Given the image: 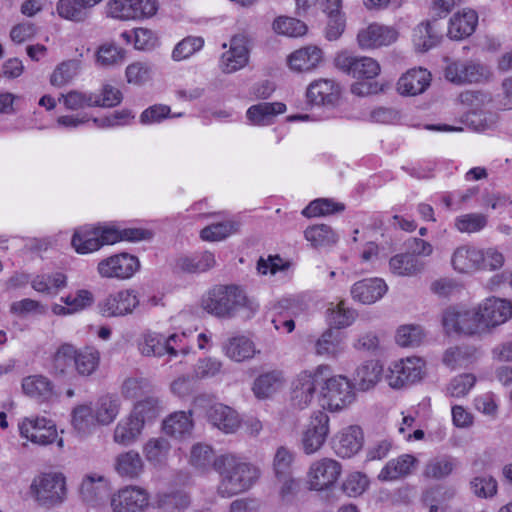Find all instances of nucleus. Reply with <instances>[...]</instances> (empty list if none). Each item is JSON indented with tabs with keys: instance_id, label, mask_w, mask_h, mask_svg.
Returning <instances> with one entry per match:
<instances>
[{
	"instance_id": "423d86ee",
	"label": "nucleus",
	"mask_w": 512,
	"mask_h": 512,
	"mask_svg": "<svg viewBox=\"0 0 512 512\" xmlns=\"http://www.w3.org/2000/svg\"><path fill=\"white\" fill-rule=\"evenodd\" d=\"M328 376L329 372H325V381L320 391L323 406L330 411H338L354 401L355 392L352 383L346 377Z\"/></svg>"
},
{
	"instance_id": "f3484780",
	"label": "nucleus",
	"mask_w": 512,
	"mask_h": 512,
	"mask_svg": "<svg viewBox=\"0 0 512 512\" xmlns=\"http://www.w3.org/2000/svg\"><path fill=\"white\" fill-rule=\"evenodd\" d=\"M341 474V465L334 459L323 458L314 462L309 471V484L313 490L321 491L332 486Z\"/></svg>"
},
{
	"instance_id": "4c0bfd02",
	"label": "nucleus",
	"mask_w": 512,
	"mask_h": 512,
	"mask_svg": "<svg viewBox=\"0 0 512 512\" xmlns=\"http://www.w3.org/2000/svg\"><path fill=\"white\" fill-rule=\"evenodd\" d=\"M143 421H138L131 414L121 420L115 430L113 439L116 443L128 446L134 443L141 435L143 430Z\"/></svg>"
},
{
	"instance_id": "7c9ffc66",
	"label": "nucleus",
	"mask_w": 512,
	"mask_h": 512,
	"mask_svg": "<svg viewBox=\"0 0 512 512\" xmlns=\"http://www.w3.org/2000/svg\"><path fill=\"white\" fill-rule=\"evenodd\" d=\"M286 111V105L281 102H261L248 108L246 116L253 125H269L273 119Z\"/></svg>"
},
{
	"instance_id": "2eb2a0df",
	"label": "nucleus",
	"mask_w": 512,
	"mask_h": 512,
	"mask_svg": "<svg viewBox=\"0 0 512 512\" xmlns=\"http://www.w3.org/2000/svg\"><path fill=\"white\" fill-rule=\"evenodd\" d=\"M22 437L40 445L51 444L57 438L55 423L45 417H28L19 424Z\"/></svg>"
},
{
	"instance_id": "393cba45",
	"label": "nucleus",
	"mask_w": 512,
	"mask_h": 512,
	"mask_svg": "<svg viewBox=\"0 0 512 512\" xmlns=\"http://www.w3.org/2000/svg\"><path fill=\"white\" fill-rule=\"evenodd\" d=\"M480 260H483V251L470 245L456 248L451 257L454 270L459 273H470L479 269Z\"/></svg>"
},
{
	"instance_id": "5fc2aeb1",
	"label": "nucleus",
	"mask_w": 512,
	"mask_h": 512,
	"mask_svg": "<svg viewBox=\"0 0 512 512\" xmlns=\"http://www.w3.org/2000/svg\"><path fill=\"white\" fill-rule=\"evenodd\" d=\"M471 492L478 498H492L497 494V480L489 474L474 476L469 483Z\"/></svg>"
},
{
	"instance_id": "9b49d317",
	"label": "nucleus",
	"mask_w": 512,
	"mask_h": 512,
	"mask_svg": "<svg viewBox=\"0 0 512 512\" xmlns=\"http://www.w3.org/2000/svg\"><path fill=\"white\" fill-rule=\"evenodd\" d=\"M329 422L330 418L324 411L318 410L311 414L301 437V446L305 454H314L324 445L330 431Z\"/></svg>"
},
{
	"instance_id": "ea45409f",
	"label": "nucleus",
	"mask_w": 512,
	"mask_h": 512,
	"mask_svg": "<svg viewBox=\"0 0 512 512\" xmlns=\"http://www.w3.org/2000/svg\"><path fill=\"white\" fill-rule=\"evenodd\" d=\"M137 347L145 357H162L167 354L165 335L157 332L143 333L137 341Z\"/></svg>"
},
{
	"instance_id": "1a4fd4ad",
	"label": "nucleus",
	"mask_w": 512,
	"mask_h": 512,
	"mask_svg": "<svg viewBox=\"0 0 512 512\" xmlns=\"http://www.w3.org/2000/svg\"><path fill=\"white\" fill-rule=\"evenodd\" d=\"M150 505L149 492L137 485H127L112 494V512H145Z\"/></svg>"
},
{
	"instance_id": "69168bd1",
	"label": "nucleus",
	"mask_w": 512,
	"mask_h": 512,
	"mask_svg": "<svg viewBox=\"0 0 512 512\" xmlns=\"http://www.w3.org/2000/svg\"><path fill=\"white\" fill-rule=\"evenodd\" d=\"M190 497L181 491L164 494L159 499V506L165 512H180L190 505Z\"/></svg>"
},
{
	"instance_id": "774afa93",
	"label": "nucleus",
	"mask_w": 512,
	"mask_h": 512,
	"mask_svg": "<svg viewBox=\"0 0 512 512\" xmlns=\"http://www.w3.org/2000/svg\"><path fill=\"white\" fill-rule=\"evenodd\" d=\"M424 337L421 327L415 325H405L398 329L396 342L402 347L418 346Z\"/></svg>"
},
{
	"instance_id": "f257e3e1",
	"label": "nucleus",
	"mask_w": 512,
	"mask_h": 512,
	"mask_svg": "<svg viewBox=\"0 0 512 512\" xmlns=\"http://www.w3.org/2000/svg\"><path fill=\"white\" fill-rule=\"evenodd\" d=\"M215 471L220 476L217 494L222 498H230L247 491L259 476L255 466L234 454L218 456L215 461Z\"/></svg>"
},
{
	"instance_id": "8fccbe9b",
	"label": "nucleus",
	"mask_w": 512,
	"mask_h": 512,
	"mask_svg": "<svg viewBox=\"0 0 512 512\" xmlns=\"http://www.w3.org/2000/svg\"><path fill=\"white\" fill-rule=\"evenodd\" d=\"M382 366L376 361H368L356 370L355 380L359 389L366 391L372 388L380 379Z\"/></svg>"
},
{
	"instance_id": "603ef678",
	"label": "nucleus",
	"mask_w": 512,
	"mask_h": 512,
	"mask_svg": "<svg viewBox=\"0 0 512 512\" xmlns=\"http://www.w3.org/2000/svg\"><path fill=\"white\" fill-rule=\"evenodd\" d=\"M119 399L112 395L102 396L98 402L95 412L98 424L108 425L114 421L119 413Z\"/></svg>"
},
{
	"instance_id": "6ab92c4d",
	"label": "nucleus",
	"mask_w": 512,
	"mask_h": 512,
	"mask_svg": "<svg viewBox=\"0 0 512 512\" xmlns=\"http://www.w3.org/2000/svg\"><path fill=\"white\" fill-rule=\"evenodd\" d=\"M364 442L362 429L352 425L344 428L334 439L335 453L342 458H350L357 454Z\"/></svg>"
},
{
	"instance_id": "6e6d98bb",
	"label": "nucleus",
	"mask_w": 512,
	"mask_h": 512,
	"mask_svg": "<svg viewBox=\"0 0 512 512\" xmlns=\"http://www.w3.org/2000/svg\"><path fill=\"white\" fill-rule=\"evenodd\" d=\"M474 356V350L467 346L448 348L443 356V363L452 368L466 367Z\"/></svg>"
},
{
	"instance_id": "cd10ccee",
	"label": "nucleus",
	"mask_w": 512,
	"mask_h": 512,
	"mask_svg": "<svg viewBox=\"0 0 512 512\" xmlns=\"http://www.w3.org/2000/svg\"><path fill=\"white\" fill-rule=\"evenodd\" d=\"M430 73L426 69H411L398 81V91L402 95L415 96L423 93L430 84Z\"/></svg>"
},
{
	"instance_id": "20e7f679",
	"label": "nucleus",
	"mask_w": 512,
	"mask_h": 512,
	"mask_svg": "<svg viewBox=\"0 0 512 512\" xmlns=\"http://www.w3.org/2000/svg\"><path fill=\"white\" fill-rule=\"evenodd\" d=\"M325 372H330L328 366L320 365L313 371H303L292 383L291 401L299 408H307L313 401L319 387L325 381Z\"/></svg>"
},
{
	"instance_id": "de8ad7c7",
	"label": "nucleus",
	"mask_w": 512,
	"mask_h": 512,
	"mask_svg": "<svg viewBox=\"0 0 512 512\" xmlns=\"http://www.w3.org/2000/svg\"><path fill=\"white\" fill-rule=\"evenodd\" d=\"M75 357L76 348L73 345H61L53 355L51 372L54 375H65L70 369L74 368Z\"/></svg>"
},
{
	"instance_id": "79ce46f5",
	"label": "nucleus",
	"mask_w": 512,
	"mask_h": 512,
	"mask_svg": "<svg viewBox=\"0 0 512 512\" xmlns=\"http://www.w3.org/2000/svg\"><path fill=\"white\" fill-rule=\"evenodd\" d=\"M71 424L80 435L90 434L98 424L95 412L89 405H78L72 410Z\"/></svg>"
},
{
	"instance_id": "49530a36",
	"label": "nucleus",
	"mask_w": 512,
	"mask_h": 512,
	"mask_svg": "<svg viewBox=\"0 0 512 512\" xmlns=\"http://www.w3.org/2000/svg\"><path fill=\"white\" fill-rule=\"evenodd\" d=\"M96 64L102 68L121 65L125 59V50L114 43H104L96 51Z\"/></svg>"
},
{
	"instance_id": "39448f33",
	"label": "nucleus",
	"mask_w": 512,
	"mask_h": 512,
	"mask_svg": "<svg viewBox=\"0 0 512 512\" xmlns=\"http://www.w3.org/2000/svg\"><path fill=\"white\" fill-rule=\"evenodd\" d=\"M116 234L109 226H85L75 230L71 244L79 254H88L105 245L116 243Z\"/></svg>"
},
{
	"instance_id": "a18cd8bd",
	"label": "nucleus",
	"mask_w": 512,
	"mask_h": 512,
	"mask_svg": "<svg viewBox=\"0 0 512 512\" xmlns=\"http://www.w3.org/2000/svg\"><path fill=\"white\" fill-rule=\"evenodd\" d=\"M100 354L93 347L76 349L74 368L81 376H90L99 366Z\"/></svg>"
},
{
	"instance_id": "e2e57ef3",
	"label": "nucleus",
	"mask_w": 512,
	"mask_h": 512,
	"mask_svg": "<svg viewBox=\"0 0 512 512\" xmlns=\"http://www.w3.org/2000/svg\"><path fill=\"white\" fill-rule=\"evenodd\" d=\"M355 317V311L346 308L343 301L328 309V322L331 326L335 327L334 330H339L351 325Z\"/></svg>"
},
{
	"instance_id": "0e129e2a",
	"label": "nucleus",
	"mask_w": 512,
	"mask_h": 512,
	"mask_svg": "<svg viewBox=\"0 0 512 512\" xmlns=\"http://www.w3.org/2000/svg\"><path fill=\"white\" fill-rule=\"evenodd\" d=\"M63 103L69 110H79L85 107H95V104L99 103L94 100L95 93L93 92H81L78 90H72L66 95H62Z\"/></svg>"
},
{
	"instance_id": "2f4dec72",
	"label": "nucleus",
	"mask_w": 512,
	"mask_h": 512,
	"mask_svg": "<svg viewBox=\"0 0 512 512\" xmlns=\"http://www.w3.org/2000/svg\"><path fill=\"white\" fill-rule=\"evenodd\" d=\"M417 460L410 454H403L389 460L378 475L381 481H393L405 477L412 472Z\"/></svg>"
},
{
	"instance_id": "f8f14e48",
	"label": "nucleus",
	"mask_w": 512,
	"mask_h": 512,
	"mask_svg": "<svg viewBox=\"0 0 512 512\" xmlns=\"http://www.w3.org/2000/svg\"><path fill=\"white\" fill-rule=\"evenodd\" d=\"M424 361L418 357L401 359L392 364L386 376L388 384L392 388H402L422 378L424 373Z\"/></svg>"
},
{
	"instance_id": "4468645a",
	"label": "nucleus",
	"mask_w": 512,
	"mask_h": 512,
	"mask_svg": "<svg viewBox=\"0 0 512 512\" xmlns=\"http://www.w3.org/2000/svg\"><path fill=\"white\" fill-rule=\"evenodd\" d=\"M489 76L490 71L486 66L473 61L453 62L445 69L446 79L458 85L479 83Z\"/></svg>"
},
{
	"instance_id": "4d7b16f0",
	"label": "nucleus",
	"mask_w": 512,
	"mask_h": 512,
	"mask_svg": "<svg viewBox=\"0 0 512 512\" xmlns=\"http://www.w3.org/2000/svg\"><path fill=\"white\" fill-rule=\"evenodd\" d=\"M80 68L81 62L76 59L60 63L51 75V84L59 87L67 84L78 74Z\"/></svg>"
},
{
	"instance_id": "f704fd0d",
	"label": "nucleus",
	"mask_w": 512,
	"mask_h": 512,
	"mask_svg": "<svg viewBox=\"0 0 512 512\" xmlns=\"http://www.w3.org/2000/svg\"><path fill=\"white\" fill-rule=\"evenodd\" d=\"M283 373L272 370L259 375L253 382L252 391L256 398L266 399L278 391L283 385Z\"/></svg>"
},
{
	"instance_id": "c756f323",
	"label": "nucleus",
	"mask_w": 512,
	"mask_h": 512,
	"mask_svg": "<svg viewBox=\"0 0 512 512\" xmlns=\"http://www.w3.org/2000/svg\"><path fill=\"white\" fill-rule=\"evenodd\" d=\"M477 23L478 15L474 10H463L450 19L448 35L456 40L468 37L475 31Z\"/></svg>"
},
{
	"instance_id": "58836bf2",
	"label": "nucleus",
	"mask_w": 512,
	"mask_h": 512,
	"mask_svg": "<svg viewBox=\"0 0 512 512\" xmlns=\"http://www.w3.org/2000/svg\"><path fill=\"white\" fill-rule=\"evenodd\" d=\"M192 413L174 412L163 421V431L172 437H183L190 434L193 428Z\"/></svg>"
},
{
	"instance_id": "a19ab883",
	"label": "nucleus",
	"mask_w": 512,
	"mask_h": 512,
	"mask_svg": "<svg viewBox=\"0 0 512 512\" xmlns=\"http://www.w3.org/2000/svg\"><path fill=\"white\" fill-rule=\"evenodd\" d=\"M441 37L434 27V21L421 23L413 31V43L420 52H426L438 45Z\"/></svg>"
},
{
	"instance_id": "72a5a7b5",
	"label": "nucleus",
	"mask_w": 512,
	"mask_h": 512,
	"mask_svg": "<svg viewBox=\"0 0 512 512\" xmlns=\"http://www.w3.org/2000/svg\"><path fill=\"white\" fill-rule=\"evenodd\" d=\"M216 265L215 256L210 251H204L191 256H181L177 259L176 266L184 273H203Z\"/></svg>"
},
{
	"instance_id": "bf43d9fd",
	"label": "nucleus",
	"mask_w": 512,
	"mask_h": 512,
	"mask_svg": "<svg viewBox=\"0 0 512 512\" xmlns=\"http://www.w3.org/2000/svg\"><path fill=\"white\" fill-rule=\"evenodd\" d=\"M273 29L276 33L281 35L299 37L306 33L307 26L304 22L296 18L281 16L274 20Z\"/></svg>"
},
{
	"instance_id": "a878e982",
	"label": "nucleus",
	"mask_w": 512,
	"mask_h": 512,
	"mask_svg": "<svg viewBox=\"0 0 512 512\" xmlns=\"http://www.w3.org/2000/svg\"><path fill=\"white\" fill-rule=\"evenodd\" d=\"M145 464L141 455L135 450H129L116 456L114 469L116 473L126 479H138L144 472Z\"/></svg>"
},
{
	"instance_id": "aec40b11",
	"label": "nucleus",
	"mask_w": 512,
	"mask_h": 512,
	"mask_svg": "<svg viewBox=\"0 0 512 512\" xmlns=\"http://www.w3.org/2000/svg\"><path fill=\"white\" fill-rule=\"evenodd\" d=\"M247 62L246 38L241 35L234 36L230 42V49L221 56V69L224 73H233L244 67Z\"/></svg>"
},
{
	"instance_id": "bb28decb",
	"label": "nucleus",
	"mask_w": 512,
	"mask_h": 512,
	"mask_svg": "<svg viewBox=\"0 0 512 512\" xmlns=\"http://www.w3.org/2000/svg\"><path fill=\"white\" fill-rule=\"evenodd\" d=\"M222 350L229 359L235 362L249 360L260 352L256 350L255 343L245 335L228 338L223 344Z\"/></svg>"
},
{
	"instance_id": "13d9d810",
	"label": "nucleus",
	"mask_w": 512,
	"mask_h": 512,
	"mask_svg": "<svg viewBox=\"0 0 512 512\" xmlns=\"http://www.w3.org/2000/svg\"><path fill=\"white\" fill-rule=\"evenodd\" d=\"M342 203H335L328 198H319L310 202V204L302 211V214L307 217H317L341 212L344 210Z\"/></svg>"
},
{
	"instance_id": "5701e85b",
	"label": "nucleus",
	"mask_w": 512,
	"mask_h": 512,
	"mask_svg": "<svg viewBox=\"0 0 512 512\" xmlns=\"http://www.w3.org/2000/svg\"><path fill=\"white\" fill-rule=\"evenodd\" d=\"M108 494V482L99 474H88L80 486V495L84 502L96 506L104 501Z\"/></svg>"
},
{
	"instance_id": "0eeeda50",
	"label": "nucleus",
	"mask_w": 512,
	"mask_h": 512,
	"mask_svg": "<svg viewBox=\"0 0 512 512\" xmlns=\"http://www.w3.org/2000/svg\"><path fill=\"white\" fill-rule=\"evenodd\" d=\"M139 269L138 257L127 252L111 255L97 264L98 274L106 279H130Z\"/></svg>"
},
{
	"instance_id": "37998d69",
	"label": "nucleus",
	"mask_w": 512,
	"mask_h": 512,
	"mask_svg": "<svg viewBox=\"0 0 512 512\" xmlns=\"http://www.w3.org/2000/svg\"><path fill=\"white\" fill-rule=\"evenodd\" d=\"M304 236L314 248L330 247L338 241L336 232L326 224L307 227L304 231Z\"/></svg>"
},
{
	"instance_id": "f03ea898",
	"label": "nucleus",
	"mask_w": 512,
	"mask_h": 512,
	"mask_svg": "<svg viewBox=\"0 0 512 512\" xmlns=\"http://www.w3.org/2000/svg\"><path fill=\"white\" fill-rule=\"evenodd\" d=\"M202 308L218 318H232L242 309L255 308L244 291L236 285H216L201 299Z\"/></svg>"
},
{
	"instance_id": "473e14b6",
	"label": "nucleus",
	"mask_w": 512,
	"mask_h": 512,
	"mask_svg": "<svg viewBox=\"0 0 512 512\" xmlns=\"http://www.w3.org/2000/svg\"><path fill=\"white\" fill-rule=\"evenodd\" d=\"M171 451L170 442L164 437L149 439L143 446V454L150 465L164 468Z\"/></svg>"
},
{
	"instance_id": "3c124183",
	"label": "nucleus",
	"mask_w": 512,
	"mask_h": 512,
	"mask_svg": "<svg viewBox=\"0 0 512 512\" xmlns=\"http://www.w3.org/2000/svg\"><path fill=\"white\" fill-rule=\"evenodd\" d=\"M162 407L160 402L155 397H147L134 405L133 410L131 411V415L138 419V421H143V426L146 423H150L154 421L161 413Z\"/></svg>"
},
{
	"instance_id": "338daca9",
	"label": "nucleus",
	"mask_w": 512,
	"mask_h": 512,
	"mask_svg": "<svg viewBox=\"0 0 512 512\" xmlns=\"http://www.w3.org/2000/svg\"><path fill=\"white\" fill-rule=\"evenodd\" d=\"M203 45L204 40L201 37H186L176 45L172 57L176 61L184 60L199 51Z\"/></svg>"
},
{
	"instance_id": "e433bc0d",
	"label": "nucleus",
	"mask_w": 512,
	"mask_h": 512,
	"mask_svg": "<svg viewBox=\"0 0 512 512\" xmlns=\"http://www.w3.org/2000/svg\"><path fill=\"white\" fill-rule=\"evenodd\" d=\"M390 270L398 276H415L425 268V263L406 251L393 256L389 261Z\"/></svg>"
},
{
	"instance_id": "a211bd4d",
	"label": "nucleus",
	"mask_w": 512,
	"mask_h": 512,
	"mask_svg": "<svg viewBox=\"0 0 512 512\" xmlns=\"http://www.w3.org/2000/svg\"><path fill=\"white\" fill-rule=\"evenodd\" d=\"M398 38V32L389 26L372 23L361 29L357 34V41L361 48H376L388 46Z\"/></svg>"
},
{
	"instance_id": "c85d7f7f",
	"label": "nucleus",
	"mask_w": 512,
	"mask_h": 512,
	"mask_svg": "<svg viewBox=\"0 0 512 512\" xmlns=\"http://www.w3.org/2000/svg\"><path fill=\"white\" fill-rule=\"evenodd\" d=\"M23 392L39 402L49 401L54 395V385L44 375H30L22 380Z\"/></svg>"
},
{
	"instance_id": "b1692460",
	"label": "nucleus",
	"mask_w": 512,
	"mask_h": 512,
	"mask_svg": "<svg viewBox=\"0 0 512 512\" xmlns=\"http://www.w3.org/2000/svg\"><path fill=\"white\" fill-rule=\"evenodd\" d=\"M387 291V285L382 279L371 278L356 282L351 288L354 300L363 304H371L382 298Z\"/></svg>"
},
{
	"instance_id": "052dcab7",
	"label": "nucleus",
	"mask_w": 512,
	"mask_h": 512,
	"mask_svg": "<svg viewBox=\"0 0 512 512\" xmlns=\"http://www.w3.org/2000/svg\"><path fill=\"white\" fill-rule=\"evenodd\" d=\"M239 224L233 221L219 222L203 228L200 237L205 241H220L236 232Z\"/></svg>"
},
{
	"instance_id": "4be33fe9",
	"label": "nucleus",
	"mask_w": 512,
	"mask_h": 512,
	"mask_svg": "<svg viewBox=\"0 0 512 512\" xmlns=\"http://www.w3.org/2000/svg\"><path fill=\"white\" fill-rule=\"evenodd\" d=\"M208 421L226 434L234 433L240 426L238 413L221 403L213 404L207 410Z\"/></svg>"
},
{
	"instance_id": "6e6552de",
	"label": "nucleus",
	"mask_w": 512,
	"mask_h": 512,
	"mask_svg": "<svg viewBox=\"0 0 512 512\" xmlns=\"http://www.w3.org/2000/svg\"><path fill=\"white\" fill-rule=\"evenodd\" d=\"M442 324L447 334L473 335L483 331L476 308L449 307L443 312Z\"/></svg>"
},
{
	"instance_id": "7ed1b4c3",
	"label": "nucleus",
	"mask_w": 512,
	"mask_h": 512,
	"mask_svg": "<svg viewBox=\"0 0 512 512\" xmlns=\"http://www.w3.org/2000/svg\"><path fill=\"white\" fill-rule=\"evenodd\" d=\"M66 481L61 473H44L35 477L30 485V493L34 500L51 507L60 504L66 498Z\"/></svg>"
},
{
	"instance_id": "dca6fc26",
	"label": "nucleus",
	"mask_w": 512,
	"mask_h": 512,
	"mask_svg": "<svg viewBox=\"0 0 512 512\" xmlns=\"http://www.w3.org/2000/svg\"><path fill=\"white\" fill-rule=\"evenodd\" d=\"M476 311L481 322L482 330L489 327L498 326L512 316V304L511 302L500 299V298H488L486 299Z\"/></svg>"
},
{
	"instance_id": "680f3d73",
	"label": "nucleus",
	"mask_w": 512,
	"mask_h": 512,
	"mask_svg": "<svg viewBox=\"0 0 512 512\" xmlns=\"http://www.w3.org/2000/svg\"><path fill=\"white\" fill-rule=\"evenodd\" d=\"M487 216L481 213H468L455 219V227L462 233L479 232L486 227Z\"/></svg>"
},
{
	"instance_id": "c03bdc74",
	"label": "nucleus",
	"mask_w": 512,
	"mask_h": 512,
	"mask_svg": "<svg viewBox=\"0 0 512 512\" xmlns=\"http://www.w3.org/2000/svg\"><path fill=\"white\" fill-rule=\"evenodd\" d=\"M217 457L213 448L208 444L196 443L190 451V464L197 470L205 472L211 468L215 470V461Z\"/></svg>"
},
{
	"instance_id": "9d476101",
	"label": "nucleus",
	"mask_w": 512,
	"mask_h": 512,
	"mask_svg": "<svg viewBox=\"0 0 512 512\" xmlns=\"http://www.w3.org/2000/svg\"><path fill=\"white\" fill-rule=\"evenodd\" d=\"M137 292L133 289H124L108 294L97 304L98 312L101 316L124 317L132 314L139 306Z\"/></svg>"
},
{
	"instance_id": "864d4df0",
	"label": "nucleus",
	"mask_w": 512,
	"mask_h": 512,
	"mask_svg": "<svg viewBox=\"0 0 512 512\" xmlns=\"http://www.w3.org/2000/svg\"><path fill=\"white\" fill-rule=\"evenodd\" d=\"M56 10L61 18L74 22H83L89 16V10L80 0H59Z\"/></svg>"
},
{
	"instance_id": "ddd939ff",
	"label": "nucleus",
	"mask_w": 512,
	"mask_h": 512,
	"mask_svg": "<svg viewBox=\"0 0 512 512\" xmlns=\"http://www.w3.org/2000/svg\"><path fill=\"white\" fill-rule=\"evenodd\" d=\"M334 62L338 69L358 79H373L381 71L380 65L375 59L366 56H351L346 52L339 53Z\"/></svg>"
},
{
	"instance_id": "c9c22d12",
	"label": "nucleus",
	"mask_w": 512,
	"mask_h": 512,
	"mask_svg": "<svg viewBox=\"0 0 512 512\" xmlns=\"http://www.w3.org/2000/svg\"><path fill=\"white\" fill-rule=\"evenodd\" d=\"M321 59V49L316 46H308L293 52L288 58V63L291 69L302 72L315 68Z\"/></svg>"
},
{
	"instance_id": "09e8293b",
	"label": "nucleus",
	"mask_w": 512,
	"mask_h": 512,
	"mask_svg": "<svg viewBox=\"0 0 512 512\" xmlns=\"http://www.w3.org/2000/svg\"><path fill=\"white\" fill-rule=\"evenodd\" d=\"M342 333L333 328L327 329L315 344V350L318 355L335 356L341 351Z\"/></svg>"
},
{
	"instance_id": "412c9836",
	"label": "nucleus",
	"mask_w": 512,
	"mask_h": 512,
	"mask_svg": "<svg viewBox=\"0 0 512 512\" xmlns=\"http://www.w3.org/2000/svg\"><path fill=\"white\" fill-rule=\"evenodd\" d=\"M306 96L313 105L334 106L339 99L340 88L332 80L319 79L308 86Z\"/></svg>"
}]
</instances>
